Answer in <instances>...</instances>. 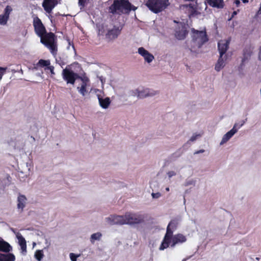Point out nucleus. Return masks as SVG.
<instances>
[{"label": "nucleus", "mask_w": 261, "mask_h": 261, "mask_svg": "<svg viewBox=\"0 0 261 261\" xmlns=\"http://www.w3.org/2000/svg\"><path fill=\"white\" fill-rule=\"evenodd\" d=\"M138 53L144 57V60L149 63L154 59V56L143 47L138 48Z\"/></svg>", "instance_id": "obj_16"}, {"label": "nucleus", "mask_w": 261, "mask_h": 261, "mask_svg": "<svg viewBox=\"0 0 261 261\" xmlns=\"http://www.w3.org/2000/svg\"><path fill=\"white\" fill-rule=\"evenodd\" d=\"M56 62H58L59 63V64L60 65H61L62 67L63 65H64V63L63 61H61V62H59V61L57 59H56Z\"/></svg>", "instance_id": "obj_38"}, {"label": "nucleus", "mask_w": 261, "mask_h": 261, "mask_svg": "<svg viewBox=\"0 0 261 261\" xmlns=\"http://www.w3.org/2000/svg\"><path fill=\"white\" fill-rule=\"evenodd\" d=\"M244 123L245 122L243 121L240 124H234L233 128L223 136L220 144H223L228 141L237 132L238 129L243 125Z\"/></svg>", "instance_id": "obj_11"}, {"label": "nucleus", "mask_w": 261, "mask_h": 261, "mask_svg": "<svg viewBox=\"0 0 261 261\" xmlns=\"http://www.w3.org/2000/svg\"><path fill=\"white\" fill-rule=\"evenodd\" d=\"M121 31V29H119V27L114 26L112 29L108 30L106 38L109 40H114L118 37Z\"/></svg>", "instance_id": "obj_12"}, {"label": "nucleus", "mask_w": 261, "mask_h": 261, "mask_svg": "<svg viewBox=\"0 0 261 261\" xmlns=\"http://www.w3.org/2000/svg\"><path fill=\"white\" fill-rule=\"evenodd\" d=\"M48 69L50 70L51 74H55L54 73V67L53 66H48L47 68H45V69Z\"/></svg>", "instance_id": "obj_36"}, {"label": "nucleus", "mask_w": 261, "mask_h": 261, "mask_svg": "<svg viewBox=\"0 0 261 261\" xmlns=\"http://www.w3.org/2000/svg\"><path fill=\"white\" fill-rule=\"evenodd\" d=\"M208 4L214 8H222L224 7L223 0H207Z\"/></svg>", "instance_id": "obj_21"}, {"label": "nucleus", "mask_w": 261, "mask_h": 261, "mask_svg": "<svg viewBox=\"0 0 261 261\" xmlns=\"http://www.w3.org/2000/svg\"><path fill=\"white\" fill-rule=\"evenodd\" d=\"M258 59H259V60H261V46H260V48H259V55H258Z\"/></svg>", "instance_id": "obj_39"}, {"label": "nucleus", "mask_w": 261, "mask_h": 261, "mask_svg": "<svg viewBox=\"0 0 261 261\" xmlns=\"http://www.w3.org/2000/svg\"><path fill=\"white\" fill-rule=\"evenodd\" d=\"M12 250L10 245L3 239H0V261H15V256L9 253Z\"/></svg>", "instance_id": "obj_4"}, {"label": "nucleus", "mask_w": 261, "mask_h": 261, "mask_svg": "<svg viewBox=\"0 0 261 261\" xmlns=\"http://www.w3.org/2000/svg\"><path fill=\"white\" fill-rule=\"evenodd\" d=\"M62 75L63 80L66 82L67 84L71 85L74 84L76 80L82 78L77 73L74 72L68 67H66L62 70Z\"/></svg>", "instance_id": "obj_6"}, {"label": "nucleus", "mask_w": 261, "mask_h": 261, "mask_svg": "<svg viewBox=\"0 0 261 261\" xmlns=\"http://www.w3.org/2000/svg\"><path fill=\"white\" fill-rule=\"evenodd\" d=\"M6 71V68L0 67V80H2L3 75Z\"/></svg>", "instance_id": "obj_33"}, {"label": "nucleus", "mask_w": 261, "mask_h": 261, "mask_svg": "<svg viewBox=\"0 0 261 261\" xmlns=\"http://www.w3.org/2000/svg\"><path fill=\"white\" fill-rule=\"evenodd\" d=\"M80 254H75L73 253H70L69 256L71 261H76L77 258L80 256Z\"/></svg>", "instance_id": "obj_32"}, {"label": "nucleus", "mask_w": 261, "mask_h": 261, "mask_svg": "<svg viewBox=\"0 0 261 261\" xmlns=\"http://www.w3.org/2000/svg\"><path fill=\"white\" fill-rule=\"evenodd\" d=\"M102 236L100 232H96L91 236L90 240L92 243H93L95 240H99Z\"/></svg>", "instance_id": "obj_27"}, {"label": "nucleus", "mask_w": 261, "mask_h": 261, "mask_svg": "<svg viewBox=\"0 0 261 261\" xmlns=\"http://www.w3.org/2000/svg\"><path fill=\"white\" fill-rule=\"evenodd\" d=\"M33 25L35 33L39 37L43 35L47 32L44 25L43 24L41 20L37 16L33 17Z\"/></svg>", "instance_id": "obj_8"}, {"label": "nucleus", "mask_w": 261, "mask_h": 261, "mask_svg": "<svg viewBox=\"0 0 261 261\" xmlns=\"http://www.w3.org/2000/svg\"><path fill=\"white\" fill-rule=\"evenodd\" d=\"M252 53V48L251 46H246L243 50V58L242 60L241 66L244 65V62L248 60Z\"/></svg>", "instance_id": "obj_17"}, {"label": "nucleus", "mask_w": 261, "mask_h": 261, "mask_svg": "<svg viewBox=\"0 0 261 261\" xmlns=\"http://www.w3.org/2000/svg\"><path fill=\"white\" fill-rule=\"evenodd\" d=\"M155 94L154 91L149 89H146L138 92V96L140 98H143L147 96H153Z\"/></svg>", "instance_id": "obj_19"}, {"label": "nucleus", "mask_w": 261, "mask_h": 261, "mask_svg": "<svg viewBox=\"0 0 261 261\" xmlns=\"http://www.w3.org/2000/svg\"><path fill=\"white\" fill-rule=\"evenodd\" d=\"M167 174L169 176V178H171V177H172L173 176H174L176 175V173L174 171H169L168 173H167Z\"/></svg>", "instance_id": "obj_35"}, {"label": "nucleus", "mask_w": 261, "mask_h": 261, "mask_svg": "<svg viewBox=\"0 0 261 261\" xmlns=\"http://www.w3.org/2000/svg\"><path fill=\"white\" fill-rule=\"evenodd\" d=\"M40 42L47 47L53 56H56L58 52L57 36L53 32H46L40 37Z\"/></svg>", "instance_id": "obj_2"}, {"label": "nucleus", "mask_w": 261, "mask_h": 261, "mask_svg": "<svg viewBox=\"0 0 261 261\" xmlns=\"http://www.w3.org/2000/svg\"><path fill=\"white\" fill-rule=\"evenodd\" d=\"M16 237L18 240V243L21 247V249L22 250V252H27V243L25 239L22 236V235L19 233L17 232L16 234Z\"/></svg>", "instance_id": "obj_18"}, {"label": "nucleus", "mask_w": 261, "mask_h": 261, "mask_svg": "<svg viewBox=\"0 0 261 261\" xmlns=\"http://www.w3.org/2000/svg\"><path fill=\"white\" fill-rule=\"evenodd\" d=\"M100 106L103 109H107L110 105L111 101L109 97H106L105 99L102 98H98Z\"/></svg>", "instance_id": "obj_24"}, {"label": "nucleus", "mask_w": 261, "mask_h": 261, "mask_svg": "<svg viewBox=\"0 0 261 261\" xmlns=\"http://www.w3.org/2000/svg\"><path fill=\"white\" fill-rule=\"evenodd\" d=\"M237 14V12H236L234 11V12H233V14Z\"/></svg>", "instance_id": "obj_43"}, {"label": "nucleus", "mask_w": 261, "mask_h": 261, "mask_svg": "<svg viewBox=\"0 0 261 261\" xmlns=\"http://www.w3.org/2000/svg\"><path fill=\"white\" fill-rule=\"evenodd\" d=\"M43 256V251L41 250H37L35 253V257L38 261H40Z\"/></svg>", "instance_id": "obj_28"}, {"label": "nucleus", "mask_w": 261, "mask_h": 261, "mask_svg": "<svg viewBox=\"0 0 261 261\" xmlns=\"http://www.w3.org/2000/svg\"><path fill=\"white\" fill-rule=\"evenodd\" d=\"M188 33L186 29L185 28H182L180 30L176 31L175 36L178 39L182 40L186 38Z\"/></svg>", "instance_id": "obj_22"}, {"label": "nucleus", "mask_w": 261, "mask_h": 261, "mask_svg": "<svg viewBox=\"0 0 261 261\" xmlns=\"http://www.w3.org/2000/svg\"><path fill=\"white\" fill-rule=\"evenodd\" d=\"M193 33V41L194 44H197L198 48H200L202 45L208 41V38L205 31H197L192 29Z\"/></svg>", "instance_id": "obj_7"}, {"label": "nucleus", "mask_w": 261, "mask_h": 261, "mask_svg": "<svg viewBox=\"0 0 261 261\" xmlns=\"http://www.w3.org/2000/svg\"><path fill=\"white\" fill-rule=\"evenodd\" d=\"M200 135H193L190 139V141H194L196 140L197 137H199Z\"/></svg>", "instance_id": "obj_37"}, {"label": "nucleus", "mask_w": 261, "mask_h": 261, "mask_svg": "<svg viewBox=\"0 0 261 261\" xmlns=\"http://www.w3.org/2000/svg\"><path fill=\"white\" fill-rule=\"evenodd\" d=\"M187 241L186 237L181 233H177L172 236L171 240V247H174L176 244L179 243H183Z\"/></svg>", "instance_id": "obj_13"}, {"label": "nucleus", "mask_w": 261, "mask_h": 261, "mask_svg": "<svg viewBox=\"0 0 261 261\" xmlns=\"http://www.w3.org/2000/svg\"><path fill=\"white\" fill-rule=\"evenodd\" d=\"M136 9L128 0H114L113 4L109 7V11L113 14L121 15L128 14L132 10L135 11Z\"/></svg>", "instance_id": "obj_1"}, {"label": "nucleus", "mask_w": 261, "mask_h": 261, "mask_svg": "<svg viewBox=\"0 0 261 261\" xmlns=\"http://www.w3.org/2000/svg\"><path fill=\"white\" fill-rule=\"evenodd\" d=\"M223 57H221L220 56L217 63L215 65V70L217 71H219L225 65L224 61L222 58Z\"/></svg>", "instance_id": "obj_25"}, {"label": "nucleus", "mask_w": 261, "mask_h": 261, "mask_svg": "<svg viewBox=\"0 0 261 261\" xmlns=\"http://www.w3.org/2000/svg\"><path fill=\"white\" fill-rule=\"evenodd\" d=\"M8 18L7 16L1 15H0V23L1 24H6Z\"/></svg>", "instance_id": "obj_29"}, {"label": "nucleus", "mask_w": 261, "mask_h": 261, "mask_svg": "<svg viewBox=\"0 0 261 261\" xmlns=\"http://www.w3.org/2000/svg\"><path fill=\"white\" fill-rule=\"evenodd\" d=\"M37 65L38 66L40 67H46L47 68L49 65H50V61L49 60L40 59L39 60Z\"/></svg>", "instance_id": "obj_26"}, {"label": "nucleus", "mask_w": 261, "mask_h": 261, "mask_svg": "<svg viewBox=\"0 0 261 261\" xmlns=\"http://www.w3.org/2000/svg\"><path fill=\"white\" fill-rule=\"evenodd\" d=\"M256 259L257 260H259V258L258 257H256Z\"/></svg>", "instance_id": "obj_44"}, {"label": "nucleus", "mask_w": 261, "mask_h": 261, "mask_svg": "<svg viewBox=\"0 0 261 261\" xmlns=\"http://www.w3.org/2000/svg\"><path fill=\"white\" fill-rule=\"evenodd\" d=\"M151 195L153 198H159V197H160L161 196V194L159 192H157L155 193H152L151 194Z\"/></svg>", "instance_id": "obj_34"}, {"label": "nucleus", "mask_w": 261, "mask_h": 261, "mask_svg": "<svg viewBox=\"0 0 261 261\" xmlns=\"http://www.w3.org/2000/svg\"><path fill=\"white\" fill-rule=\"evenodd\" d=\"M82 81V84L81 87H77V89L79 92L83 95L85 96L86 93H87L86 87H87V82L89 81L88 79H83V78L81 79Z\"/></svg>", "instance_id": "obj_23"}, {"label": "nucleus", "mask_w": 261, "mask_h": 261, "mask_svg": "<svg viewBox=\"0 0 261 261\" xmlns=\"http://www.w3.org/2000/svg\"><path fill=\"white\" fill-rule=\"evenodd\" d=\"M177 225V222L175 220H172L169 222L167 227L166 234L160 246V250H163L169 246L173 230L176 229Z\"/></svg>", "instance_id": "obj_3"}, {"label": "nucleus", "mask_w": 261, "mask_h": 261, "mask_svg": "<svg viewBox=\"0 0 261 261\" xmlns=\"http://www.w3.org/2000/svg\"><path fill=\"white\" fill-rule=\"evenodd\" d=\"M107 222L111 225L125 224V214L123 216L113 215L106 218Z\"/></svg>", "instance_id": "obj_10"}, {"label": "nucleus", "mask_w": 261, "mask_h": 261, "mask_svg": "<svg viewBox=\"0 0 261 261\" xmlns=\"http://www.w3.org/2000/svg\"><path fill=\"white\" fill-rule=\"evenodd\" d=\"M234 3L237 6H238V5L240 4V2L239 0H236L234 1Z\"/></svg>", "instance_id": "obj_40"}, {"label": "nucleus", "mask_w": 261, "mask_h": 261, "mask_svg": "<svg viewBox=\"0 0 261 261\" xmlns=\"http://www.w3.org/2000/svg\"><path fill=\"white\" fill-rule=\"evenodd\" d=\"M204 152V150H200L196 152V153H199V152Z\"/></svg>", "instance_id": "obj_41"}, {"label": "nucleus", "mask_w": 261, "mask_h": 261, "mask_svg": "<svg viewBox=\"0 0 261 261\" xmlns=\"http://www.w3.org/2000/svg\"><path fill=\"white\" fill-rule=\"evenodd\" d=\"M57 4V0H44L42 7L47 13H50Z\"/></svg>", "instance_id": "obj_14"}, {"label": "nucleus", "mask_w": 261, "mask_h": 261, "mask_svg": "<svg viewBox=\"0 0 261 261\" xmlns=\"http://www.w3.org/2000/svg\"><path fill=\"white\" fill-rule=\"evenodd\" d=\"M169 5V0H147L145 3L146 7L154 13L162 12Z\"/></svg>", "instance_id": "obj_5"}, {"label": "nucleus", "mask_w": 261, "mask_h": 261, "mask_svg": "<svg viewBox=\"0 0 261 261\" xmlns=\"http://www.w3.org/2000/svg\"><path fill=\"white\" fill-rule=\"evenodd\" d=\"M144 217L142 215L136 213H126L125 214V224H138L144 222Z\"/></svg>", "instance_id": "obj_9"}, {"label": "nucleus", "mask_w": 261, "mask_h": 261, "mask_svg": "<svg viewBox=\"0 0 261 261\" xmlns=\"http://www.w3.org/2000/svg\"><path fill=\"white\" fill-rule=\"evenodd\" d=\"M89 0H79V6L84 8L87 4Z\"/></svg>", "instance_id": "obj_31"}, {"label": "nucleus", "mask_w": 261, "mask_h": 261, "mask_svg": "<svg viewBox=\"0 0 261 261\" xmlns=\"http://www.w3.org/2000/svg\"><path fill=\"white\" fill-rule=\"evenodd\" d=\"M12 9L11 7L9 6H7L6 8L5 9V16H7V18H9V14L10 12L12 11Z\"/></svg>", "instance_id": "obj_30"}, {"label": "nucleus", "mask_w": 261, "mask_h": 261, "mask_svg": "<svg viewBox=\"0 0 261 261\" xmlns=\"http://www.w3.org/2000/svg\"><path fill=\"white\" fill-rule=\"evenodd\" d=\"M166 190L167 191H169V188H166Z\"/></svg>", "instance_id": "obj_42"}, {"label": "nucleus", "mask_w": 261, "mask_h": 261, "mask_svg": "<svg viewBox=\"0 0 261 261\" xmlns=\"http://www.w3.org/2000/svg\"><path fill=\"white\" fill-rule=\"evenodd\" d=\"M229 41L228 40H221L218 43V48L220 53V56H223L226 53L228 49Z\"/></svg>", "instance_id": "obj_15"}, {"label": "nucleus", "mask_w": 261, "mask_h": 261, "mask_svg": "<svg viewBox=\"0 0 261 261\" xmlns=\"http://www.w3.org/2000/svg\"><path fill=\"white\" fill-rule=\"evenodd\" d=\"M27 201L26 197L23 195H19L17 198V207L21 209V212H22L24 207L25 206Z\"/></svg>", "instance_id": "obj_20"}]
</instances>
